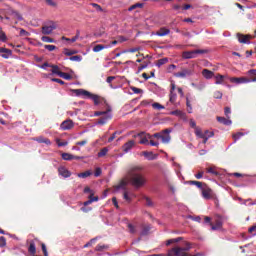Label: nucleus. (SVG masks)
<instances>
[{"label":"nucleus","mask_w":256,"mask_h":256,"mask_svg":"<svg viewBox=\"0 0 256 256\" xmlns=\"http://www.w3.org/2000/svg\"><path fill=\"white\" fill-rule=\"evenodd\" d=\"M143 169V166L132 165L126 172V180L135 189H141V187H145V185H147V178L143 173Z\"/></svg>","instance_id":"f257e3e1"},{"label":"nucleus","mask_w":256,"mask_h":256,"mask_svg":"<svg viewBox=\"0 0 256 256\" xmlns=\"http://www.w3.org/2000/svg\"><path fill=\"white\" fill-rule=\"evenodd\" d=\"M72 91L77 97H87L88 99H92V101H94V105H99L101 103V97H99V95L91 94V92L87 90L74 89Z\"/></svg>","instance_id":"f03ea898"},{"label":"nucleus","mask_w":256,"mask_h":256,"mask_svg":"<svg viewBox=\"0 0 256 256\" xmlns=\"http://www.w3.org/2000/svg\"><path fill=\"white\" fill-rule=\"evenodd\" d=\"M205 53H209L207 49H198L192 51H185L182 53L183 59H195L197 55H204Z\"/></svg>","instance_id":"7ed1b4c3"},{"label":"nucleus","mask_w":256,"mask_h":256,"mask_svg":"<svg viewBox=\"0 0 256 256\" xmlns=\"http://www.w3.org/2000/svg\"><path fill=\"white\" fill-rule=\"evenodd\" d=\"M55 29H57V24L52 21L49 24L42 26V35H51Z\"/></svg>","instance_id":"20e7f679"},{"label":"nucleus","mask_w":256,"mask_h":256,"mask_svg":"<svg viewBox=\"0 0 256 256\" xmlns=\"http://www.w3.org/2000/svg\"><path fill=\"white\" fill-rule=\"evenodd\" d=\"M193 75V69L191 68H183L180 72L175 74V77H179L181 79H185V77H191Z\"/></svg>","instance_id":"39448f33"},{"label":"nucleus","mask_w":256,"mask_h":256,"mask_svg":"<svg viewBox=\"0 0 256 256\" xmlns=\"http://www.w3.org/2000/svg\"><path fill=\"white\" fill-rule=\"evenodd\" d=\"M73 127H75V123L71 119L63 121L60 125V129L62 131H70V129H73Z\"/></svg>","instance_id":"423d86ee"},{"label":"nucleus","mask_w":256,"mask_h":256,"mask_svg":"<svg viewBox=\"0 0 256 256\" xmlns=\"http://www.w3.org/2000/svg\"><path fill=\"white\" fill-rule=\"evenodd\" d=\"M112 117L113 116L111 115V109H108V112H106L98 119V125H105L107 121L111 120Z\"/></svg>","instance_id":"0eeeda50"},{"label":"nucleus","mask_w":256,"mask_h":256,"mask_svg":"<svg viewBox=\"0 0 256 256\" xmlns=\"http://www.w3.org/2000/svg\"><path fill=\"white\" fill-rule=\"evenodd\" d=\"M202 197L204 199H211L213 197V190L207 186V184H204V187L202 188Z\"/></svg>","instance_id":"6e6552de"},{"label":"nucleus","mask_w":256,"mask_h":256,"mask_svg":"<svg viewBox=\"0 0 256 256\" xmlns=\"http://www.w3.org/2000/svg\"><path fill=\"white\" fill-rule=\"evenodd\" d=\"M36 243H39L38 238H34L33 240L30 241L29 247H28V253L30 255H36L37 254V247L35 246Z\"/></svg>","instance_id":"1a4fd4ad"},{"label":"nucleus","mask_w":256,"mask_h":256,"mask_svg":"<svg viewBox=\"0 0 256 256\" xmlns=\"http://www.w3.org/2000/svg\"><path fill=\"white\" fill-rule=\"evenodd\" d=\"M8 15L11 17V19H14L15 23H17L18 21H23V16L13 9H10L8 11Z\"/></svg>","instance_id":"9d476101"},{"label":"nucleus","mask_w":256,"mask_h":256,"mask_svg":"<svg viewBox=\"0 0 256 256\" xmlns=\"http://www.w3.org/2000/svg\"><path fill=\"white\" fill-rule=\"evenodd\" d=\"M169 133H171V129H165L162 131V143L167 144L171 141V135H169Z\"/></svg>","instance_id":"9b49d317"},{"label":"nucleus","mask_w":256,"mask_h":256,"mask_svg":"<svg viewBox=\"0 0 256 256\" xmlns=\"http://www.w3.org/2000/svg\"><path fill=\"white\" fill-rule=\"evenodd\" d=\"M138 137H140V145H147L151 139V135L145 134V132L139 133Z\"/></svg>","instance_id":"f8f14e48"},{"label":"nucleus","mask_w":256,"mask_h":256,"mask_svg":"<svg viewBox=\"0 0 256 256\" xmlns=\"http://www.w3.org/2000/svg\"><path fill=\"white\" fill-rule=\"evenodd\" d=\"M237 37H238L239 43H246V44L251 43V41L249 40L253 39L251 35H245V34H237Z\"/></svg>","instance_id":"ddd939ff"},{"label":"nucleus","mask_w":256,"mask_h":256,"mask_svg":"<svg viewBox=\"0 0 256 256\" xmlns=\"http://www.w3.org/2000/svg\"><path fill=\"white\" fill-rule=\"evenodd\" d=\"M171 33V30L167 27H161L159 30L156 31V35L158 37H167Z\"/></svg>","instance_id":"4468645a"},{"label":"nucleus","mask_w":256,"mask_h":256,"mask_svg":"<svg viewBox=\"0 0 256 256\" xmlns=\"http://www.w3.org/2000/svg\"><path fill=\"white\" fill-rule=\"evenodd\" d=\"M58 173L59 175H61L62 177H64L65 179L69 178L71 176V172L68 171L67 168H65V166H61L58 168Z\"/></svg>","instance_id":"2eb2a0df"},{"label":"nucleus","mask_w":256,"mask_h":256,"mask_svg":"<svg viewBox=\"0 0 256 256\" xmlns=\"http://www.w3.org/2000/svg\"><path fill=\"white\" fill-rule=\"evenodd\" d=\"M134 146H135V141L130 140L122 146V149H123L124 153H129V151H131V149H133Z\"/></svg>","instance_id":"dca6fc26"},{"label":"nucleus","mask_w":256,"mask_h":256,"mask_svg":"<svg viewBox=\"0 0 256 256\" xmlns=\"http://www.w3.org/2000/svg\"><path fill=\"white\" fill-rule=\"evenodd\" d=\"M230 82L236 83V85H241V83H249V80L245 77H240V78L232 77L230 78Z\"/></svg>","instance_id":"f3484780"},{"label":"nucleus","mask_w":256,"mask_h":256,"mask_svg":"<svg viewBox=\"0 0 256 256\" xmlns=\"http://www.w3.org/2000/svg\"><path fill=\"white\" fill-rule=\"evenodd\" d=\"M0 53L3 59H9V57L12 55V51L7 48H0Z\"/></svg>","instance_id":"a211bd4d"},{"label":"nucleus","mask_w":256,"mask_h":256,"mask_svg":"<svg viewBox=\"0 0 256 256\" xmlns=\"http://www.w3.org/2000/svg\"><path fill=\"white\" fill-rule=\"evenodd\" d=\"M217 122L221 123L222 125H231L232 121L229 118L218 116Z\"/></svg>","instance_id":"6ab92c4d"},{"label":"nucleus","mask_w":256,"mask_h":256,"mask_svg":"<svg viewBox=\"0 0 256 256\" xmlns=\"http://www.w3.org/2000/svg\"><path fill=\"white\" fill-rule=\"evenodd\" d=\"M34 141H37L38 143H45V145H51V140L49 138H45L43 136H39L34 139Z\"/></svg>","instance_id":"aec40b11"},{"label":"nucleus","mask_w":256,"mask_h":256,"mask_svg":"<svg viewBox=\"0 0 256 256\" xmlns=\"http://www.w3.org/2000/svg\"><path fill=\"white\" fill-rule=\"evenodd\" d=\"M210 226L212 231H217L223 227V222H221V220H217L215 225H213V223H210Z\"/></svg>","instance_id":"412c9836"},{"label":"nucleus","mask_w":256,"mask_h":256,"mask_svg":"<svg viewBox=\"0 0 256 256\" xmlns=\"http://www.w3.org/2000/svg\"><path fill=\"white\" fill-rule=\"evenodd\" d=\"M202 75L203 77H205V79H212L213 75H215V73H213V71L208 70V69H204L202 71Z\"/></svg>","instance_id":"4be33fe9"},{"label":"nucleus","mask_w":256,"mask_h":256,"mask_svg":"<svg viewBox=\"0 0 256 256\" xmlns=\"http://www.w3.org/2000/svg\"><path fill=\"white\" fill-rule=\"evenodd\" d=\"M131 197H133V193H129V191L125 190L123 193V199H125V201H127L128 203H131Z\"/></svg>","instance_id":"5701e85b"},{"label":"nucleus","mask_w":256,"mask_h":256,"mask_svg":"<svg viewBox=\"0 0 256 256\" xmlns=\"http://www.w3.org/2000/svg\"><path fill=\"white\" fill-rule=\"evenodd\" d=\"M215 84L216 85H221V84H223V81H225V76H223V75H221V74H217L216 76H215Z\"/></svg>","instance_id":"b1692460"},{"label":"nucleus","mask_w":256,"mask_h":256,"mask_svg":"<svg viewBox=\"0 0 256 256\" xmlns=\"http://www.w3.org/2000/svg\"><path fill=\"white\" fill-rule=\"evenodd\" d=\"M179 241H183V237L169 239L166 241V245L169 247V245H173V243H179Z\"/></svg>","instance_id":"393cba45"},{"label":"nucleus","mask_w":256,"mask_h":256,"mask_svg":"<svg viewBox=\"0 0 256 256\" xmlns=\"http://www.w3.org/2000/svg\"><path fill=\"white\" fill-rule=\"evenodd\" d=\"M61 157L64 161H73V158H74L73 154H69V153H66V152L62 153Z\"/></svg>","instance_id":"a878e982"},{"label":"nucleus","mask_w":256,"mask_h":256,"mask_svg":"<svg viewBox=\"0 0 256 256\" xmlns=\"http://www.w3.org/2000/svg\"><path fill=\"white\" fill-rule=\"evenodd\" d=\"M59 77H61L62 79H66V81H71L73 79V76H71V74L65 72H60Z\"/></svg>","instance_id":"bb28decb"},{"label":"nucleus","mask_w":256,"mask_h":256,"mask_svg":"<svg viewBox=\"0 0 256 256\" xmlns=\"http://www.w3.org/2000/svg\"><path fill=\"white\" fill-rule=\"evenodd\" d=\"M103 49H107V46H105L103 44H98L93 47L94 53H99V51H103Z\"/></svg>","instance_id":"cd10ccee"},{"label":"nucleus","mask_w":256,"mask_h":256,"mask_svg":"<svg viewBox=\"0 0 256 256\" xmlns=\"http://www.w3.org/2000/svg\"><path fill=\"white\" fill-rule=\"evenodd\" d=\"M166 63H169V58H162L159 59L156 63L157 67H162V65H166Z\"/></svg>","instance_id":"c85d7f7f"},{"label":"nucleus","mask_w":256,"mask_h":256,"mask_svg":"<svg viewBox=\"0 0 256 256\" xmlns=\"http://www.w3.org/2000/svg\"><path fill=\"white\" fill-rule=\"evenodd\" d=\"M41 41H43V43H55V39L49 36H42Z\"/></svg>","instance_id":"c756f323"},{"label":"nucleus","mask_w":256,"mask_h":256,"mask_svg":"<svg viewBox=\"0 0 256 256\" xmlns=\"http://www.w3.org/2000/svg\"><path fill=\"white\" fill-rule=\"evenodd\" d=\"M169 101L170 103H175V101H177V94L175 92L170 91Z\"/></svg>","instance_id":"7c9ffc66"},{"label":"nucleus","mask_w":256,"mask_h":256,"mask_svg":"<svg viewBox=\"0 0 256 256\" xmlns=\"http://www.w3.org/2000/svg\"><path fill=\"white\" fill-rule=\"evenodd\" d=\"M195 135H196V137H199L200 139L205 138V133H203L201 128H196Z\"/></svg>","instance_id":"2f4dec72"},{"label":"nucleus","mask_w":256,"mask_h":256,"mask_svg":"<svg viewBox=\"0 0 256 256\" xmlns=\"http://www.w3.org/2000/svg\"><path fill=\"white\" fill-rule=\"evenodd\" d=\"M51 67V71H52V73L54 74V75H58V77H59V74L61 73V71L59 70V66H57V65H51L50 66Z\"/></svg>","instance_id":"473e14b6"},{"label":"nucleus","mask_w":256,"mask_h":256,"mask_svg":"<svg viewBox=\"0 0 256 256\" xmlns=\"http://www.w3.org/2000/svg\"><path fill=\"white\" fill-rule=\"evenodd\" d=\"M150 231H151V227L150 226H143L142 227V231H141V235L142 236L149 235Z\"/></svg>","instance_id":"72a5a7b5"},{"label":"nucleus","mask_w":256,"mask_h":256,"mask_svg":"<svg viewBox=\"0 0 256 256\" xmlns=\"http://www.w3.org/2000/svg\"><path fill=\"white\" fill-rule=\"evenodd\" d=\"M63 53H64V55H66L67 57H71V55H75V54L77 53V51H75V50H69V49L65 48V49L63 50Z\"/></svg>","instance_id":"f704fd0d"},{"label":"nucleus","mask_w":256,"mask_h":256,"mask_svg":"<svg viewBox=\"0 0 256 256\" xmlns=\"http://www.w3.org/2000/svg\"><path fill=\"white\" fill-rule=\"evenodd\" d=\"M105 249H109V246L105 244H98L95 248V251H105Z\"/></svg>","instance_id":"c9c22d12"},{"label":"nucleus","mask_w":256,"mask_h":256,"mask_svg":"<svg viewBox=\"0 0 256 256\" xmlns=\"http://www.w3.org/2000/svg\"><path fill=\"white\" fill-rule=\"evenodd\" d=\"M78 177L82 179H87V177H91V171H86L78 174Z\"/></svg>","instance_id":"e433bc0d"},{"label":"nucleus","mask_w":256,"mask_h":256,"mask_svg":"<svg viewBox=\"0 0 256 256\" xmlns=\"http://www.w3.org/2000/svg\"><path fill=\"white\" fill-rule=\"evenodd\" d=\"M56 143H57L58 147H67V145H69V142L61 141V139H56Z\"/></svg>","instance_id":"4c0bfd02"},{"label":"nucleus","mask_w":256,"mask_h":256,"mask_svg":"<svg viewBox=\"0 0 256 256\" xmlns=\"http://www.w3.org/2000/svg\"><path fill=\"white\" fill-rule=\"evenodd\" d=\"M153 109H156L157 111H161V109H165V106L161 105L160 103H153L152 104Z\"/></svg>","instance_id":"58836bf2"},{"label":"nucleus","mask_w":256,"mask_h":256,"mask_svg":"<svg viewBox=\"0 0 256 256\" xmlns=\"http://www.w3.org/2000/svg\"><path fill=\"white\" fill-rule=\"evenodd\" d=\"M107 153H109V149L107 148H102L100 150V152H98V157H105V155H107Z\"/></svg>","instance_id":"ea45409f"},{"label":"nucleus","mask_w":256,"mask_h":256,"mask_svg":"<svg viewBox=\"0 0 256 256\" xmlns=\"http://www.w3.org/2000/svg\"><path fill=\"white\" fill-rule=\"evenodd\" d=\"M243 135H245L243 132H238L236 134H233L232 137L234 139V142L236 143L237 141H239V138L243 137Z\"/></svg>","instance_id":"a19ab883"},{"label":"nucleus","mask_w":256,"mask_h":256,"mask_svg":"<svg viewBox=\"0 0 256 256\" xmlns=\"http://www.w3.org/2000/svg\"><path fill=\"white\" fill-rule=\"evenodd\" d=\"M189 249H191V243H189V242L185 243V247H181L182 253H187V251H189Z\"/></svg>","instance_id":"79ce46f5"},{"label":"nucleus","mask_w":256,"mask_h":256,"mask_svg":"<svg viewBox=\"0 0 256 256\" xmlns=\"http://www.w3.org/2000/svg\"><path fill=\"white\" fill-rule=\"evenodd\" d=\"M127 185V182H125L124 180H122L119 185L116 186V189H125V191H127V188H125Z\"/></svg>","instance_id":"37998d69"},{"label":"nucleus","mask_w":256,"mask_h":256,"mask_svg":"<svg viewBox=\"0 0 256 256\" xmlns=\"http://www.w3.org/2000/svg\"><path fill=\"white\" fill-rule=\"evenodd\" d=\"M213 97L214 99H223V93L221 91H215Z\"/></svg>","instance_id":"c03bdc74"},{"label":"nucleus","mask_w":256,"mask_h":256,"mask_svg":"<svg viewBox=\"0 0 256 256\" xmlns=\"http://www.w3.org/2000/svg\"><path fill=\"white\" fill-rule=\"evenodd\" d=\"M207 173H211V175H215L216 177L219 175V172H217L213 167L207 168Z\"/></svg>","instance_id":"a18cd8bd"},{"label":"nucleus","mask_w":256,"mask_h":256,"mask_svg":"<svg viewBox=\"0 0 256 256\" xmlns=\"http://www.w3.org/2000/svg\"><path fill=\"white\" fill-rule=\"evenodd\" d=\"M44 49H47V51H55V49H57V46L46 44L44 45Z\"/></svg>","instance_id":"49530a36"},{"label":"nucleus","mask_w":256,"mask_h":256,"mask_svg":"<svg viewBox=\"0 0 256 256\" xmlns=\"http://www.w3.org/2000/svg\"><path fill=\"white\" fill-rule=\"evenodd\" d=\"M138 51H140V48L136 47V48H131L129 50H124L123 53H138Z\"/></svg>","instance_id":"de8ad7c7"},{"label":"nucleus","mask_w":256,"mask_h":256,"mask_svg":"<svg viewBox=\"0 0 256 256\" xmlns=\"http://www.w3.org/2000/svg\"><path fill=\"white\" fill-rule=\"evenodd\" d=\"M137 7L141 8V7H143V4L142 3H136V4L132 5V6H130L128 11H133L134 9H137Z\"/></svg>","instance_id":"09e8293b"},{"label":"nucleus","mask_w":256,"mask_h":256,"mask_svg":"<svg viewBox=\"0 0 256 256\" xmlns=\"http://www.w3.org/2000/svg\"><path fill=\"white\" fill-rule=\"evenodd\" d=\"M95 241H97V238H92L89 242H87L84 245V249H87V247H91V245H93V243H95Z\"/></svg>","instance_id":"8fccbe9b"},{"label":"nucleus","mask_w":256,"mask_h":256,"mask_svg":"<svg viewBox=\"0 0 256 256\" xmlns=\"http://www.w3.org/2000/svg\"><path fill=\"white\" fill-rule=\"evenodd\" d=\"M87 143H89V141L87 139H85V140L76 142V145H78L79 147H85V145H87Z\"/></svg>","instance_id":"3c124183"},{"label":"nucleus","mask_w":256,"mask_h":256,"mask_svg":"<svg viewBox=\"0 0 256 256\" xmlns=\"http://www.w3.org/2000/svg\"><path fill=\"white\" fill-rule=\"evenodd\" d=\"M83 60V57L82 56H79V55H76V56H71L70 57V61H82Z\"/></svg>","instance_id":"603ef678"},{"label":"nucleus","mask_w":256,"mask_h":256,"mask_svg":"<svg viewBox=\"0 0 256 256\" xmlns=\"http://www.w3.org/2000/svg\"><path fill=\"white\" fill-rule=\"evenodd\" d=\"M7 245V239L4 236L0 237V247H5Z\"/></svg>","instance_id":"864d4df0"},{"label":"nucleus","mask_w":256,"mask_h":256,"mask_svg":"<svg viewBox=\"0 0 256 256\" xmlns=\"http://www.w3.org/2000/svg\"><path fill=\"white\" fill-rule=\"evenodd\" d=\"M128 229L132 235L137 233V230L135 229V226H133V224H128Z\"/></svg>","instance_id":"5fc2aeb1"},{"label":"nucleus","mask_w":256,"mask_h":256,"mask_svg":"<svg viewBox=\"0 0 256 256\" xmlns=\"http://www.w3.org/2000/svg\"><path fill=\"white\" fill-rule=\"evenodd\" d=\"M131 91H133V93H135L136 95H139V93H143V90L137 87H131Z\"/></svg>","instance_id":"6e6d98bb"},{"label":"nucleus","mask_w":256,"mask_h":256,"mask_svg":"<svg viewBox=\"0 0 256 256\" xmlns=\"http://www.w3.org/2000/svg\"><path fill=\"white\" fill-rule=\"evenodd\" d=\"M40 244H41L44 256H49V253L47 252V246L45 245V243H40Z\"/></svg>","instance_id":"4d7b16f0"},{"label":"nucleus","mask_w":256,"mask_h":256,"mask_svg":"<svg viewBox=\"0 0 256 256\" xmlns=\"http://www.w3.org/2000/svg\"><path fill=\"white\" fill-rule=\"evenodd\" d=\"M92 7H94V9H96V11H103V8L101 7V5L97 4V3H91Z\"/></svg>","instance_id":"13d9d810"},{"label":"nucleus","mask_w":256,"mask_h":256,"mask_svg":"<svg viewBox=\"0 0 256 256\" xmlns=\"http://www.w3.org/2000/svg\"><path fill=\"white\" fill-rule=\"evenodd\" d=\"M224 114L226 115L227 119H229V115H231V108L225 107Z\"/></svg>","instance_id":"bf43d9fd"},{"label":"nucleus","mask_w":256,"mask_h":256,"mask_svg":"<svg viewBox=\"0 0 256 256\" xmlns=\"http://www.w3.org/2000/svg\"><path fill=\"white\" fill-rule=\"evenodd\" d=\"M247 75H249V77H256V69L249 70Z\"/></svg>","instance_id":"052dcab7"},{"label":"nucleus","mask_w":256,"mask_h":256,"mask_svg":"<svg viewBox=\"0 0 256 256\" xmlns=\"http://www.w3.org/2000/svg\"><path fill=\"white\" fill-rule=\"evenodd\" d=\"M88 199H90V201H92V203H94V201H99V197L98 196H93V193L90 194Z\"/></svg>","instance_id":"680f3d73"},{"label":"nucleus","mask_w":256,"mask_h":256,"mask_svg":"<svg viewBox=\"0 0 256 256\" xmlns=\"http://www.w3.org/2000/svg\"><path fill=\"white\" fill-rule=\"evenodd\" d=\"M147 207H153V201L149 197H145Z\"/></svg>","instance_id":"e2e57ef3"},{"label":"nucleus","mask_w":256,"mask_h":256,"mask_svg":"<svg viewBox=\"0 0 256 256\" xmlns=\"http://www.w3.org/2000/svg\"><path fill=\"white\" fill-rule=\"evenodd\" d=\"M52 81L54 83H59L60 85H65V81L58 79V78H52Z\"/></svg>","instance_id":"0e129e2a"},{"label":"nucleus","mask_w":256,"mask_h":256,"mask_svg":"<svg viewBox=\"0 0 256 256\" xmlns=\"http://www.w3.org/2000/svg\"><path fill=\"white\" fill-rule=\"evenodd\" d=\"M249 233H252V235H256V225L254 226H251L249 229H248Z\"/></svg>","instance_id":"69168bd1"},{"label":"nucleus","mask_w":256,"mask_h":256,"mask_svg":"<svg viewBox=\"0 0 256 256\" xmlns=\"http://www.w3.org/2000/svg\"><path fill=\"white\" fill-rule=\"evenodd\" d=\"M101 173H102L101 168H96L95 172H94V175H95V177H99L101 175Z\"/></svg>","instance_id":"338daca9"},{"label":"nucleus","mask_w":256,"mask_h":256,"mask_svg":"<svg viewBox=\"0 0 256 256\" xmlns=\"http://www.w3.org/2000/svg\"><path fill=\"white\" fill-rule=\"evenodd\" d=\"M204 135H206V136L209 138V137H213V135H215V133L210 132L209 130H206V131L204 132Z\"/></svg>","instance_id":"774afa93"}]
</instances>
